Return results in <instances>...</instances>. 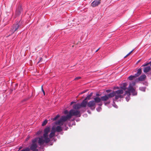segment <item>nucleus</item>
Wrapping results in <instances>:
<instances>
[{"label":"nucleus","mask_w":151,"mask_h":151,"mask_svg":"<svg viewBox=\"0 0 151 151\" xmlns=\"http://www.w3.org/2000/svg\"><path fill=\"white\" fill-rule=\"evenodd\" d=\"M20 151H22V150H20Z\"/></svg>","instance_id":"nucleus-55"},{"label":"nucleus","mask_w":151,"mask_h":151,"mask_svg":"<svg viewBox=\"0 0 151 151\" xmlns=\"http://www.w3.org/2000/svg\"><path fill=\"white\" fill-rule=\"evenodd\" d=\"M88 102L85 100H84L81 102L80 105L76 104V108H78L81 107H85L87 105Z\"/></svg>","instance_id":"nucleus-4"},{"label":"nucleus","mask_w":151,"mask_h":151,"mask_svg":"<svg viewBox=\"0 0 151 151\" xmlns=\"http://www.w3.org/2000/svg\"><path fill=\"white\" fill-rule=\"evenodd\" d=\"M106 95L108 97V99H109V98L114 97L115 96V94L113 91L112 92Z\"/></svg>","instance_id":"nucleus-18"},{"label":"nucleus","mask_w":151,"mask_h":151,"mask_svg":"<svg viewBox=\"0 0 151 151\" xmlns=\"http://www.w3.org/2000/svg\"><path fill=\"white\" fill-rule=\"evenodd\" d=\"M30 149L28 147H27L22 150V151H30Z\"/></svg>","instance_id":"nucleus-27"},{"label":"nucleus","mask_w":151,"mask_h":151,"mask_svg":"<svg viewBox=\"0 0 151 151\" xmlns=\"http://www.w3.org/2000/svg\"><path fill=\"white\" fill-rule=\"evenodd\" d=\"M146 77V76L145 75H142L139 78L138 80L140 81H143L145 80Z\"/></svg>","instance_id":"nucleus-13"},{"label":"nucleus","mask_w":151,"mask_h":151,"mask_svg":"<svg viewBox=\"0 0 151 151\" xmlns=\"http://www.w3.org/2000/svg\"><path fill=\"white\" fill-rule=\"evenodd\" d=\"M32 150V151H38V150L37 149H33Z\"/></svg>","instance_id":"nucleus-35"},{"label":"nucleus","mask_w":151,"mask_h":151,"mask_svg":"<svg viewBox=\"0 0 151 151\" xmlns=\"http://www.w3.org/2000/svg\"><path fill=\"white\" fill-rule=\"evenodd\" d=\"M134 50H133L132 51H130L129 52L126 56L124 57V58H125L128 56Z\"/></svg>","instance_id":"nucleus-28"},{"label":"nucleus","mask_w":151,"mask_h":151,"mask_svg":"<svg viewBox=\"0 0 151 151\" xmlns=\"http://www.w3.org/2000/svg\"><path fill=\"white\" fill-rule=\"evenodd\" d=\"M22 148V147H20L19 148V150H20L21 148Z\"/></svg>","instance_id":"nucleus-43"},{"label":"nucleus","mask_w":151,"mask_h":151,"mask_svg":"<svg viewBox=\"0 0 151 151\" xmlns=\"http://www.w3.org/2000/svg\"><path fill=\"white\" fill-rule=\"evenodd\" d=\"M107 103H108V104L109 103H110V101H109V102H108Z\"/></svg>","instance_id":"nucleus-49"},{"label":"nucleus","mask_w":151,"mask_h":151,"mask_svg":"<svg viewBox=\"0 0 151 151\" xmlns=\"http://www.w3.org/2000/svg\"><path fill=\"white\" fill-rule=\"evenodd\" d=\"M23 22L20 20L14 24L11 28L10 32L12 34L14 33L16 31H18L23 27Z\"/></svg>","instance_id":"nucleus-2"},{"label":"nucleus","mask_w":151,"mask_h":151,"mask_svg":"<svg viewBox=\"0 0 151 151\" xmlns=\"http://www.w3.org/2000/svg\"><path fill=\"white\" fill-rule=\"evenodd\" d=\"M99 94H96V96H99Z\"/></svg>","instance_id":"nucleus-44"},{"label":"nucleus","mask_w":151,"mask_h":151,"mask_svg":"<svg viewBox=\"0 0 151 151\" xmlns=\"http://www.w3.org/2000/svg\"><path fill=\"white\" fill-rule=\"evenodd\" d=\"M142 70L141 68H139L137 70V73L135 74L134 76H135L136 78L138 77L142 73Z\"/></svg>","instance_id":"nucleus-12"},{"label":"nucleus","mask_w":151,"mask_h":151,"mask_svg":"<svg viewBox=\"0 0 151 151\" xmlns=\"http://www.w3.org/2000/svg\"><path fill=\"white\" fill-rule=\"evenodd\" d=\"M85 92V91H84V92H83V93H84Z\"/></svg>","instance_id":"nucleus-54"},{"label":"nucleus","mask_w":151,"mask_h":151,"mask_svg":"<svg viewBox=\"0 0 151 151\" xmlns=\"http://www.w3.org/2000/svg\"><path fill=\"white\" fill-rule=\"evenodd\" d=\"M68 129V127H66V128H65V130H67V129Z\"/></svg>","instance_id":"nucleus-39"},{"label":"nucleus","mask_w":151,"mask_h":151,"mask_svg":"<svg viewBox=\"0 0 151 151\" xmlns=\"http://www.w3.org/2000/svg\"><path fill=\"white\" fill-rule=\"evenodd\" d=\"M109 91H110V90H107L106 91V92H109Z\"/></svg>","instance_id":"nucleus-42"},{"label":"nucleus","mask_w":151,"mask_h":151,"mask_svg":"<svg viewBox=\"0 0 151 151\" xmlns=\"http://www.w3.org/2000/svg\"><path fill=\"white\" fill-rule=\"evenodd\" d=\"M74 80H76V78L74 79Z\"/></svg>","instance_id":"nucleus-51"},{"label":"nucleus","mask_w":151,"mask_h":151,"mask_svg":"<svg viewBox=\"0 0 151 151\" xmlns=\"http://www.w3.org/2000/svg\"><path fill=\"white\" fill-rule=\"evenodd\" d=\"M42 58H40V61L38 62V63H39V62L40 61H41L42 60Z\"/></svg>","instance_id":"nucleus-38"},{"label":"nucleus","mask_w":151,"mask_h":151,"mask_svg":"<svg viewBox=\"0 0 151 151\" xmlns=\"http://www.w3.org/2000/svg\"><path fill=\"white\" fill-rule=\"evenodd\" d=\"M100 48H99L96 51V52H97L99 50V49H100Z\"/></svg>","instance_id":"nucleus-41"},{"label":"nucleus","mask_w":151,"mask_h":151,"mask_svg":"<svg viewBox=\"0 0 151 151\" xmlns=\"http://www.w3.org/2000/svg\"><path fill=\"white\" fill-rule=\"evenodd\" d=\"M47 122V120H45V121H44L42 123V126H44L46 124Z\"/></svg>","instance_id":"nucleus-26"},{"label":"nucleus","mask_w":151,"mask_h":151,"mask_svg":"<svg viewBox=\"0 0 151 151\" xmlns=\"http://www.w3.org/2000/svg\"><path fill=\"white\" fill-rule=\"evenodd\" d=\"M42 132V131L40 130L37 132V134L40 135V134H41Z\"/></svg>","instance_id":"nucleus-30"},{"label":"nucleus","mask_w":151,"mask_h":151,"mask_svg":"<svg viewBox=\"0 0 151 151\" xmlns=\"http://www.w3.org/2000/svg\"><path fill=\"white\" fill-rule=\"evenodd\" d=\"M114 93L115 94V99L117 100L119 98H122L123 97V96L121 94L124 93V91L122 89H119L115 91H113Z\"/></svg>","instance_id":"nucleus-3"},{"label":"nucleus","mask_w":151,"mask_h":151,"mask_svg":"<svg viewBox=\"0 0 151 151\" xmlns=\"http://www.w3.org/2000/svg\"><path fill=\"white\" fill-rule=\"evenodd\" d=\"M150 65L151 66V61H150Z\"/></svg>","instance_id":"nucleus-45"},{"label":"nucleus","mask_w":151,"mask_h":151,"mask_svg":"<svg viewBox=\"0 0 151 151\" xmlns=\"http://www.w3.org/2000/svg\"><path fill=\"white\" fill-rule=\"evenodd\" d=\"M74 104L73 106V110H70L68 114L66 116H62L60 119L58 121H56L55 124L56 125H59L60 126L63 125L64 124V122L66 121L67 120L70 119L73 116L76 115V102L72 101L70 103V105H72Z\"/></svg>","instance_id":"nucleus-1"},{"label":"nucleus","mask_w":151,"mask_h":151,"mask_svg":"<svg viewBox=\"0 0 151 151\" xmlns=\"http://www.w3.org/2000/svg\"><path fill=\"white\" fill-rule=\"evenodd\" d=\"M52 144H52V143L51 144H50V145H52Z\"/></svg>","instance_id":"nucleus-48"},{"label":"nucleus","mask_w":151,"mask_h":151,"mask_svg":"<svg viewBox=\"0 0 151 151\" xmlns=\"http://www.w3.org/2000/svg\"><path fill=\"white\" fill-rule=\"evenodd\" d=\"M64 113L65 114H67V115L69 114V112H68V111L67 110H65L64 111Z\"/></svg>","instance_id":"nucleus-32"},{"label":"nucleus","mask_w":151,"mask_h":151,"mask_svg":"<svg viewBox=\"0 0 151 151\" xmlns=\"http://www.w3.org/2000/svg\"><path fill=\"white\" fill-rule=\"evenodd\" d=\"M37 145L36 144H32L29 149L31 150L37 149Z\"/></svg>","instance_id":"nucleus-17"},{"label":"nucleus","mask_w":151,"mask_h":151,"mask_svg":"<svg viewBox=\"0 0 151 151\" xmlns=\"http://www.w3.org/2000/svg\"><path fill=\"white\" fill-rule=\"evenodd\" d=\"M55 131H52L49 134V137L50 138H51L53 137L55 135Z\"/></svg>","instance_id":"nucleus-21"},{"label":"nucleus","mask_w":151,"mask_h":151,"mask_svg":"<svg viewBox=\"0 0 151 151\" xmlns=\"http://www.w3.org/2000/svg\"><path fill=\"white\" fill-rule=\"evenodd\" d=\"M43 137L44 139L45 142L48 143L50 142V139L48 137V135H46V136L43 135Z\"/></svg>","instance_id":"nucleus-15"},{"label":"nucleus","mask_w":151,"mask_h":151,"mask_svg":"<svg viewBox=\"0 0 151 151\" xmlns=\"http://www.w3.org/2000/svg\"><path fill=\"white\" fill-rule=\"evenodd\" d=\"M127 83H124L123 84V86L122 87V89L123 90V91H125L127 89L126 87L127 86Z\"/></svg>","instance_id":"nucleus-22"},{"label":"nucleus","mask_w":151,"mask_h":151,"mask_svg":"<svg viewBox=\"0 0 151 151\" xmlns=\"http://www.w3.org/2000/svg\"><path fill=\"white\" fill-rule=\"evenodd\" d=\"M38 143L40 145H42L44 144L45 141L42 137L39 138Z\"/></svg>","instance_id":"nucleus-11"},{"label":"nucleus","mask_w":151,"mask_h":151,"mask_svg":"<svg viewBox=\"0 0 151 151\" xmlns=\"http://www.w3.org/2000/svg\"><path fill=\"white\" fill-rule=\"evenodd\" d=\"M17 84H15V86H17Z\"/></svg>","instance_id":"nucleus-47"},{"label":"nucleus","mask_w":151,"mask_h":151,"mask_svg":"<svg viewBox=\"0 0 151 151\" xmlns=\"http://www.w3.org/2000/svg\"><path fill=\"white\" fill-rule=\"evenodd\" d=\"M27 99H25L24 100V101H26V100H27Z\"/></svg>","instance_id":"nucleus-46"},{"label":"nucleus","mask_w":151,"mask_h":151,"mask_svg":"<svg viewBox=\"0 0 151 151\" xmlns=\"http://www.w3.org/2000/svg\"><path fill=\"white\" fill-rule=\"evenodd\" d=\"M96 103L94 101H89L87 104V106L91 109L93 107H94V109L95 108Z\"/></svg>","instance_id":"nucleus-7"},{"label":"nucleus","mask_w":151,"mask_h":151,"mask_svg":"<svg viewBox=\"0 0 151 151\" xmlns=\"http://www.w3.org/2000/svg\"><path fill=\"white\" fill-rule=\"evenodd\" d=\"M101 100L104 101H106L108 100V97H107L106 95H105L104 96H101Z\"/></svg>","instance_id":"nucleus-20"},{"label":"nucleus","mask_w":151,"mask_h":151,"mask_svg":"<svg viewBox=\"0 0 151 151\" xmlns=\"http://www.w3.org/2000/svg\"><path fill=\"white\" fill-rule=\"evenodd\" d=\"M94 101L95 102V103H99L101 102V98H100L99 97H96L94 99Z\"/></svg>","instance_id":"nucleus-14"},{"label":"nucleus","mask_w":151,"mask_h":151,"mask_svg":"<svg viewBox=\"0 0 151 151\" xmlns=\"http://www.w3.org/2000/svg\"><path fill=\"white\" fill-rule=\"evenodd\" d=\"M127 95V96L126 97V99L127 101H128L130 99V96L131 95L129 91H126L125 93L124 94V95Z\"/></svg>","instance_id":"nucleus-10"},{"label":"nucleus","mask_w":151,"mask_h":151,"mask_svg":"<svg viewBox=\"0 0 151 151\" xmlns=\"http://www.w3.org/2000/svg\"><path fill=\"white\" fill-rule=\"evenodd\" d=\"M151 69V68L150 66H148L145 67L144 68V72L145 73H147L149 72Z\"/></svg>","instance_id":"nucleus-19"},{"label":"nucleus","mask_w":151,"mask_h":151,"mask_svg":"<svg viewBox=\"0 0 151 151\" xmlns=\"http://www.w3.org/2000/svg\"><path fill=\"white\" fill-rule=\"evenodd\" d=\"M41 89H42V91L43 92L44 95H45V91H44V90H43V87H42V86Z\"/></svg>","instance_id":"nucleus-34"},{"label":"nucleus","mask_w":151,"mask_h":151,"mask_svg":"<svg viewBox=\"0 0 151 151\" xmlns=\"http://www.w3.org/2000/svg\"><path fill=\"white\" fill-rule=\"evenodd\" d=\"M136 77L134 75H131L130 76H129L128 78V79L130 81H131L133 79H134V78H135Z\"/></svg>","instance_id":"nucleus-24"},{"label":"nucleus","mask_w":151,"mask_h":151,"mask_svg":"<svg viewBox=\"0 0 151 151\" xmlns=\"http://www.w3.org/2000/svg\"><path fill=\"white\" fill-rule=\"evenodd\" d=\"M91 97L89 95H88L86 97L84 100H85L86 101V100L87 99L88 100H90Z\"/></svg>","instance_id":"nucleus-29"},{"label":"nucleus","mask_w":151,"mask_h":151,"mask_svg":"<svg viewBox=\"0 0 151 151\" xmlns=\"http://www.w3.org/2000/svg\"><path fill=\"white\" fill-rule=\"evenodd\" d=\"M93 93H91L89 95L91 97L92 96V95Z\"/></svg>","instance_id":"nucleus-37"},{"label":"nucleus","mask_w":151,"mask_h":151,"mask_svg":"<svg viewBox=\"0 0 151 151\" xmlns=\"http://www.w3.org/2000/svg\"><path fill=\"white\" fill-rule=\"evenodd\" d=\"M128 91L131 92L133 94V95H136L137 94V93L135 92V89L133 88L132 86H131V85L129 87Z\"/></svg>","instance_id":"nucleus-6"},{"label":"nucleus","mask_w":151,"mask_h":151,"mask_svg":"<svg viewBox=\"0 0 151 151\" xmlns=\"http://www.w3.org/2000/svg\"><path fill=\"white\" fill-rule=\"evenodd\" d=\"M98 105L99 106H101L102 105V104H98Z\"/></svg>","instance_id":"nucleus-40"},{"label":"nucleus","mask_w":151,"mask_h":151,"mask_svg":"<svg viewBox=\"0 0 151 151\" xmlns=\"http://www.w3.org/2000/svg\"><path fill=\"white\" fill-rule=\"evenodd\" d=\"M52 130H53V128H52Z\"/></svg>","instance_id":"nucleus-53"},{"label":"nucleus","mask_w":151,"mask_h":151,"mask_svg":"<svg viewBox=\"0 0 151 151\" xmlns=\"http://www.w3.org/2000/svg\"><path fill=\"white\" fill-rule=\"evenodd\" d=\"M37 141V139L36 138L33 139L32 141V144H36L35 142Z\"/></svg>","instance_id":"nucleus-31"},{"label":"nucleus","mask_w":151,"mask_h":151,"mask_svg":"<svg viewBox=\"0 0 151 151\" xmlns=\"http://www.w3.org/2000/svg\"><path fill=\"white\" fill-rule=\"evenodd\" d=\"M139 61H138V63L139 62Z\"/></svg>","instance_id":"nucleus-52"},{"label":"nucleus","mask_w":151,"mask_h":151,"mask_svg":"<svg viewBox=\"0 0 151 151\" xmlns=\"http://www.w3.org/2000/svg\"><path fill=\"white\" fill-rule=\"evenodd\" d=\"M60 115L59 114H58L56 116L53 118H51V120H52V121H54L56 120L58 118L60 117Z\"/></svg>","instance_id":"nucleus-23"},{"label":"nucleus","mask_w":151,"mask_h":151,"mask_svg":"<svg viewBox=\"0 0 151 151\" xmlns=\"http://www.w3.org/2000/svg\"><path fill=\"white\" fill-rule=\"evenodd\" d=\"M50 131V127H46L44 130V134L43 135L46 136L48 135V133Z\"/></svg>","instance_id":"nucleus-9"},{"label":"nucleus","mask_w":151,"mask_h":151,"mask_svg":"<svg viewBox=\"0 0 151 151\" xmlns=\"http://www.w3.org/2000/svg\"><path fill=\"white\" fill-rule=\"evenodd\" d=\"M105 105H106V103H105Z\"/></svg>","instance_id":"nucleus-50"},{"label":"nucleus","mask_w":151,"mask_h":151,"mask_svg":"<svg viewBox=\"0 0 151 151\" xmlns=\"http://www.w3.org/2000/svg\"><path fill=\"white\" fill-rule=\"evenodd\" d=\"M101 0H95L92 2L91 6L93 7L98 6L101 4Z\"/></svg>","instance_id":"nucleus-5"},{"label":"nucleus","mask_w":151,"mask_h":151,"mask_svg":"<svg viewBox=\"0 0 151 151\" xmlns=\"http://www.w3.org/2000/svg\"><path fill=\"white\" fill-rule=\"evenodd\" d=\"M81 114L80 112L78 110H76V117H80L81 116Z\"/></svg>","instance_id":"nucleus-25"},{"label":"nucleus","mask_w":151,"mask_h":151,"mask_svg":"<svg viewBox=\"0 0 151 151\" xmlns=\"http://www.w3.org/2000/svg\"><path fill=\"white\" fill-rule=\"evenodd\" d=\"M60 126V125L56 127L55 130V131H56L58 132H60L62 131V128Z\"/></svg>","instance_id":"nucleus-16"},{"label":"nucleus","mask_w":151,"mask_h":151,"mask_svg":"<svg viewBox=\"0 0 151 151\" xmlns=\"http://www.w3.org/2000/svg\"><path fill=\"white\" fill-rule=\"evenodd\" d=\"M81 78V77H76V80H78L80 78Z\"/></svg>","instance_id":"nucleus-36"},{"label":"nucleus","mask_w":151,"mask_h":151,"mask_svg":"<svg viewBox=\"0 0 151 151\" xmlns=\"http://www.w3.org/2000/svg\"><path fill=\"white\" fill-rule=\"evenodd\" d=\"M149 64H150V62L149 63H147L146 64H145L143 65H142V66H147Z\"/></svg>","instance_id":"nucleus-33"},{"label":"nucleus","mask_w":151,"mask_h":151,"mask_svg":"<svg viewBox=\"0 0 151 151\" xmlns=\"http://www.w3.org/2000/svg\"><path fill=\"white\" fill-rule=\"evenodd\" d=\"M22 11V6H20L16 9V15L17 16L19 15L21 12Z\"/></svg>","instance_id":"nucleus-8"}]
</instances>
